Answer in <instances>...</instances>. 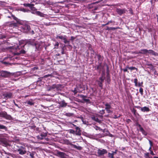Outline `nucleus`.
Wrapping results in <instances>:
<instances>
[{
    "mask_svg": "<svg viewBox=\"0 0 158 158\" xmlns=\"http://www.w3.org/2000/svg\"><path fill=\"white\" fill-rule=\"evenodd\" d=\"M36 41H35V40L34 39H29L27 40L26 41V44L23 46V47L27 44L35 46Z\"/></svg>",
    "mask_w": 158,
    "mask_h": 158,
    "instance_id": "obj_7",
    "label": "nucleus"
},
{
    "mask_svg": "<svg viewBox=\"0 0 158 158\" xmlns=\"http://www.w3.org/2000/svg\"><path fill=\"white\" fill-rule=\"evenodd\" d=\"M139 127L140 131L144 135H147V132L144 130L143 128L141 127L140 125H139Z\"/></svg>",
    "mask_w": 158,
    "mask_h": 158,
    "instance_id": "obj_16",
    "label": "nucleus"
},
{
    "mask_svg": "<svg viewBox=\"0 0 158 158\" xmlns=\"http://www.w3.org/2000/svg\"><path fill=\"white\" fill-rule=\"evenodd\" d=\"M127 68H125V69H123V71H124V72H127Z\"/></svg>",
    "mask_w": 158,
    "mask_h": 158,
    "instance_id": "obj_62",
    "label": "nucleus"
},
{
    "mask_svg": "<svg viewBox=\"0 0 158 158\" xmlns=\"http://www.w3.org/2000/svg\"><path fill=\"white\" fill-rule=\"evenodd\" d=\"M148 65L150 66V68L151 69H152L154 68L153 66L152 65V64H148Z\"/></svg>",
    "mask_w": 158,
    "mask_h": 158,
    "instance_id": "obj_57",
    "label": "nucleus"
},
{
    "mask_svg": "<svg viewBox=\"0 0 158 158\" xmlns=\"http://www.w3.org/2000/svg\"><path fill=\"white\" fill-rule=\"evenodd\" d=\"M29 153H30V156L31 158H33L34 157V155L35 153V152H29Z\"/></svg>",
    "mask_w": 158,
    "mask_h": 158,
    "instance_id": "obj_32",
    "label": "nucleus"
},
{
    "mask_svg": "<svg viewBox=\"0 0 158 158\" xmlns=\"http://www.w3.org/2000/svg\"><path fill=\"white\" fill-rule=\"evenodd\" d=\"M11 27H16L17 26V24L16 23H12L10 24Z\"/></svg>",
    "mask_w": 158,
    "mask_h": 158,
    "instance_id": "obj_40",
    "label": "nucleus"
},
{
    "mask_svg": "<svg viewBox=\"0 0 158 158\" xmlns=\"http://www.w3.org/2000/svg\"><path fill=\"white\" fill-rule=\"evenodd\" d=\"M131 111L135 115V113H136V110H135L134 108H133L131 110Z\"/></svg>",
    "mask_w": 158,
    "mask_h": 158,
    "instance_id": "obj_47",
    "label": "nucleus"
},
{
    "mask_svg": "<svg viewBox=\"0 0 158 158\" xmlns=\"http://www.w3.org/2000/svg\"><path fill=\"white\" fill-rule=\"evenodd\" d=\"M43 44L44 43L42 42H38L36 41L34 47H35L36 49L39 50L41 49L42 47Z\"/></svg>",
    "mask_w": 158,
    "mask_h": 158,
    "instance_id": "obj_8",
    "label": "nucleus"
},
{
    "mask_svg": "<svg viewBox=\"0 0 158 158\" xmlns=\"http://www.w3.org/2000/svg\"><path fill=\"white\" fill-rule=\"evenodd\" d=\"M75 39V38L74 37L71 36V37L70 40H72V41H73Z\"/></svg>",
    "mask_w": 158,
    "mask_h": 158,
    "instance_id": "obj_58",
    "label": "nucleus"
},
{
    "mask_svg": "<svg viewBox=\"0 0 158 158\" xmlns=\"http://www.w3.org/2000/svg\"><path fill=\"white\" fill-rule=\"evenodd\" d=\"M13 102L15 104V105L17 106L18 108H21V106H19L17 104H16L15 102V100H13Z\"/></svg>",
    "mask_w": 158,
    "mask_h": 158,
    "instance_id": "obj_48",
    "label": "nucleus"
},
{
    "mask_svg": "<svg viewBox=\"0 0 158 158\" xmlns=\"http://www.w3.org/2000/svg\"><path fill=\"white\" fill-rule=\"evenodd\" d=\"M79 118L81 119L82 121H83V120H84V118L83 117L80 116V117H79Z\"/></svg>",
    "mask_w": 158,
    "mask_h": 158,
    "instance_id": "obj_60",
    "label": "nucleus"
},
{
    "mask_svg": "<svg viewBox=\"0 0 158 158\" xmlns=\"http://www.w3.org/2000/svg\"><path fill=\"white\" fill-rule=\"evenodd\" d=\"M25 6L28 7L31 9V10H37V9H35L34 7V5L29 3H25L23 4Z\"/></svg>",
    "mask_w": 158,
    "mask_h": 158,
    "instance_id": "obj_12",
    "label": "nucleus"
},
{
    "mask_svg": "<svg viewBox=\"0 0 158 158\" xmlns=\"http://www.w3.org/2000/svg\"><path fill=\"white\" fill-rule=\"evenodd\" d=\"M57 156L61 158H66V155L63 152L58 151L57 152Z\"/></svg>",
    "mask_w": 158,
    "mask_h": 158,
    "instance_id": "obj_10",
    "label": "nucleus"
},
{
    "mask_svg": "<svg viewBox=\"0 0 158 158\" xmlns=\"http://www.w3.org/2000/svg\"><path fill=\"white\" fill-rule=\"evenodd\" d=\"M26 52L23 49H21L19 51V52H17L14 53V55H19L20 54H24Z\"/></svg>",
    "mask_w": 158,
    "mask_h": 158,
    "instance_id": "obj_15",
    "label": "nucleus"
},
{
    "mask_svg": "<svg viewBox=\"0 0 158 158\" xmlns=\"http://www.w3.org/2000/svg\"><path fill=\"white\" fill-rule=\"evenodd\" d=\"M134 82L135 83V85L136 86H138V80L137 78H135L134 80Z\"/></svg>",
    "mask_w": 158,
    "mask_h": 158,
    "instance_id": "obj_37",
    "label": "nucleus"
},
{
    "mask_svg": "<svg viewBox=\"0 0 158 158\" xmlns=\"http://www.w3.org/2000/svg\"><path fill=\"white\" fill-rule=\"evenodd\" d=\"M12 96V94L11 93H7L4 94L5 97L7 98H11Z\"/></svg>",
    "mask_w": 158,
    "mask_h": 158,
    "instance_id": "obj_20",
    "label": "nucleus"
},
{
    "mask_svg": "<svg viewBox=\"0 0 158 158\" xmlns=\"http://www.w3.org/2000/svg\"><path fill=\"white\" fill-rule=\"evenodd\" d=\"M73 145V147L74 148H76V149H77L79 150H81L82 149V148L81 147L79 146H77L75 145L74 144H72Z\"/></svg>",
    "mask_w": 158,
    "mask_h": 158,
    "instance_id": "obj_23",
    "label": "nucleus"
},
{
    "mask_svg": "<svg viewBox=\"0 0 158 158\" xmlns=\"http://www.w3.org/2000/svg\"><path fill=\"white\" fill-rule=\"evenodd\" d=\"M139 91L140 92L141 95H143V88H140L139 90Z\"/></svg>",
    "mask_w": 158,
    "mask_h": 158,
    "instance_id": "obj_41",
    "label": "nucleus"
},
{
    "mask_svg": "<svg viewBox=\"0 0 158 158\" xmlns=\"http://www.w3.org/2000/svg\"><path fill=\"white\" fill-rule=\"evenodd\" d=\"M69 132L70 133L73 134H75V131L73 130V129H70L69 130Z\"/></svg>",
    "mask_w": 158,
    "mask_h": 158,
    "instance_id": "obj_43",
    "label": "nucleus"
},
{
    "mask_svg": "<svg viewBox=\"0 0 158 158\" xmlns=\"http://www.w3.org/2000/svg\"><path fill=\"white\" fill-rule=\"evenodd\" d=\"M59 45V44L58 42H56V43L54 45L55 48H56L57 49L58 48Z\"/></svg>",
    "mask_w": 158,
    "mask_h": 158,
    "instance_id": "obj_42",
    "label": "nucleus"
},
{
    "mask_svg": "<svg viewBox=\"0 0 158 158\" xmlns=\"http://www.w3.org/2000/svg\"><path fill=\"white\" fill-rule=\"evenodd\" d=\"M0 129L4 130L5 131L7 130V128L5 126L0 124Z\"/></svg>",
    "mask_w": 158,
    "mask_h": 158,
    "instance_id": "obj_24",
    "label": "nucleus"
},
{
    "mask_svg": "<svg viewBox=\"0 0 158 158\" xmlns=\"http://www.w3.org/2000/svg\"><path fill=\"white\" fill-rule=\"evenodd\" d=\"M22 28L24 32L25 33H27L31 29L30 26L28 24H26L23 26Z\"/></svg>",
    "mask_w": 158,
    "mask_h": 158,
    "instance_id": "obj_9",
    "label": "nucleus"
},
{
    "mask_svg": "<svg viewBox=\"0 0 158 158\" xmlns=\"http://www.w3.org/2000/svg\"><path fill=\"white\" fill-rule=\"evenodd\" d=\"M92 119L98 123H100L101 122V121L97 117L95 116H93L91 117Z\"/></svg>",
    "mask_w": 158,
    "mask_h": 158,
    "instance_id": "obj_21",
    "label": "nucleus"
},
{
    "mask_svg": "<svg viewBox=\"0 0 158 158\" xmlns=\"http://www.w3.org/2000/svg\"><path fill=\"white\" fill-rule=\"evenodd\" d=\"M112 21H110L109 22H108V23H106L105 24H104V25H103L104 26H105V25H108L110 23H112Z\"/></svg>",
    "mask_w": 158,
    "mask_h": 158,
    "instance_id": "obj_59",
    "label": "nucleus"
},
{
    "mask_svg": "<svg viewBox=\"0 0 158 158\" xmlns=\"http://www.w3.org/2000/svg\"><path fill=\"white\" fill-rule=\"evenodd\" d=\"M80 96L81 98H82V99L85 101L86 102H88L89 101V100L88 99H86L85 98L86 97V96H84L83 94H81L80 95Z\"/></svg>",
    "mask_w": 158,
    "mask_h": 158,
    "instance_id": "obj_18",
    "label": "nucleus"
},
{
    "mask_svg": "<svg viewBox=\"0 0 158 158\" xmlns=\"http://www.w3.org/2000/svg\"><path fill=\"white\" fill-rule=\"evenodd\" d=\"M107 151L104 149L102 150L98 149V154L99 156L104 155L107 153Z\"/></svg>",
    "mask_w": 158,
    "mask_h": 158,
    "instance_id": "obj_11",
    "label": "nucleus"
},
{
    "mask_svg": "<svg viewBox=\"0 0 158 158\" xmlns=\"http://www.w3.org/2000/svg\"><path fill=\"white\" fill-rule=\"evenodd\" d=\"M19 154L21 155H23L26 153V148L23 146H21L17 150Z\"/></svg>",
    "mask_w": 158,
    "mask_h": 158,
    "instance_id": "obj_6",
    "label": "nucleus"
},
{
    "mask_svg": "<svg viewBox=\"0 0 158 158\" xmlns=\"http://www.w3.org/2000/svg\"><path fill=\"white\" fill-rule=\"evenodd\" d=\"M37 138L40 140H42L43 139V137L41 135H38L37 136Z\"/></svg>",
    "mask_w": 158,
    "mask_h": 158,
    "instance_id": "obj_44",
    "label": "nucleus"
},
{
    "mask_svg": "<svg viewBox=\"0 0 158 158\" xmlns=\"http://www.w3.org/2000/svg\"><path fill=\"white\" fill-rule=\"evenodd\" d=\"M105 106H106L105 107V109H110L111 108V106L110 105L108 104V103H106L105 105Z\"/></svg>",
    "mask_w": 158,
    "mask_h": 158,
    "instance_id": "obj_26",
    "label": "nucleus"
},
{
    "mask_svg": "<svg viewBox=\"0 0 158 158\" xmlns=\"http://www.w3.org/2000/svg\"><path fill=\"white\" fill-rule=\"evenodd\" d=\"M72 92L74 93V94L75 95L77 94V93H81V91L79 89L78 86H77L73 90H72Z\"/></svg>",
    "mask_w": 158,
    "mask_h": 158,
    "instance_id": "obj_14",
    "label": "nucleus"
},
{
    "mask_svg": "<svg viewBox=\"0 0 158 158\" xmlns=\"http://www.w3.org/2000/svg\"><path fill=\"white\" fill-rule=\"evenodd\" d=\"M101 66V64H100L97 67V69H100V67Z\"/></svg>",
    "mask_w": 158,
    "mask_h": 158,
    "instance_id": "obj_63",
    "label": "nucleus"
},
{
    "mask_svg": "<svg viewBox=\"0 0 158 158\" xmlns=\"http://www.w3.org/2000/svg\"><path fill=\"white\" fill-rule=\"evenodd\" d=\"M98 84L99 86L101 88V89L102 88V82H100V81H98Z\"/></svg>",
    "mask_w": 158,
    "mask_h": 158,
    "instance_id": "obj_34",
    "label": "nucleus"
},
{
    "mask_svg": "<svg viewBox=\"0 0 158 158\" xmlns=\"http://www.w3.org/2000/svg\"><path fill=\"white\" fill-rule=\"evenodd\" d=\"M65 37H66V35H64V36H57L56 37V38L58 39L59 38L61 40H64V38H65Z\"/></svg>",
    "mask_w": 158,
    "mask_h": 158,
    "instance_id": "obj_28",
    "label": "nucleus"
},
{
    "mask_svg": "<svg viewBox=\"0 0 158 158\" xmlns=\"http://www.w3.org/2000/svg\"><path fill=\"white\" fill-rule=\"evenodd\" d=\"M73 113H66L65 114V115L66 116H69V117H70V116H72L73 115Z\"/></svg>",
    "mask_w": 158,
    "mask_h": 158,
    "instance_id": "obj_38",
    "label": "nucleus"
},
{
    "mask_svg": "<svg viewBox=\"0 0 158 158\" xmlns=\"http://www.w3.org/2000/svg\"><path fill=\"white\" fill-rule=\"evenodd\" d=\"M64 40V42L65 44H69V40H68L66 38V37L64 38V39L63 40Z\"/></svg>",
    "mask_w": 158,
    "mask_h": 158,
    "instance_id": "obj_35",
    "label": "nucleus"
},
{
    "mask_svg": "<svg viewBox=\"0 0 158 158\" xmlns=\"http://www.w3.org/2000/svg\"><path fill=\"white\" fill-rule=\"evenodd\" d=\"M47 134L45 133H41L40 135H41V136L43 137H46L47 136Z\"/></svg>",
    "mask_w": 158,
    "mask_h": 158,
    "instance_id": "obj_46",
    "label": "nucleus"
},
{
    "mask_svg": "<svg viewBox=\"0 0 158 158\" xmlns=\"http://www.w3.org/2000/svg\"><path fill=\"white\" fill-rule=\"evenodd\" d=\"M114 156L113 154L112 153H108V156L110 158H114Z\"/></svg>",
    "mask_w": 158,
    "mask_h": 158,
    "instance_id": "obj_31",
    "label": "nucleus"
},
{
    "mask_svg": "<svg viewBox=\"0 0 158 158\" xmlns=\"http://www.w3.org/2000/svg\"><path fill=\"white\" fill-rule=\"evenodd\" d=\"M75 129H76V131L78 130H80V128H79L78 127H77V126L75 128Z\"/></svg>",
    "mask_w": 158,
    "mask_h": 158,
    "instance_id": "obj_61",
    "label": "nucleus"
},
{
    "mask_svg": "<svg viewBox=\"0 0 158 158\" xmlns=\"http://www.w3.org/2000/svg\"><path fill=\"white\" fill-rule=\"evenodd\" d=\"M117 13L120 15H122L123 14L125 13V10H116Z\"/></svg>",
    "mask_w": 158,
    "mask_h": 158,
    "instance_id": "obj_30",
    "label": "nucleus"
},
{
    "mask_svg": "<svg viewBox=\"0 0 158 158\" xmlns=\"http://www.w3.org/2000/svg\"><path fill=\"white\" fill-rule=\"evenodd\" d=\"M4 152V153L6 154H7L9 156H11L12 155V154L11 153H9V152H7L5 151Z\"/></svg>",
    "mask_w": 158,
    "mask_h": 158,
    "instance_id": "obj_53",
    "label": "nucleus"
},
{
    "mask_svg": "<svg viewBox=\"0 0 158 158\" xmlns=\"http://www.w3.org/2000/svg\"><path fill=\"white\" fill-rule=\"evenodd\" d=\"M62 88V85L60 84H53L51 85H48L47 87L48 91L60 90Z\"/></svg>",
    "mask_w": 158,
    "mask_h": 158,
    "instance_id": "obj_1",
    "label": "nucleus"
},
{
    "mask_svg": "<svg viewBox=\"0 0 158 158\" xmlns=\"http://www.w3.org/2000/svg\"><path fill=\"white\" fill-rule=\"evenodd\" d=\"M117 152V150H115V151L112 152V154H113V155H114V154H116Z\"/></svg>",
    "mask_w": 158,
    "mask_h": 158,
    "instance_id": "obj_55",
    "label": "nucleus"
},
{
    "mask_svg": "<svg viewBox=\"0 0 158 158\" xmlns=\"http://www.w3.org/2000/svg\"><path fill=\"white\" fill-rule=\"evenodd\" d=\"M148 50L147 49H143L141 50L140 51H139L138 53H139L140 54H146L147 53Z\"/></svg>",
    "mask_w": 158,
    "mask_h": 158,
    "instance_id": "obj_17",
    "label": "nucleus"
},
{
    "mask_svg": "<svg viewBox=\"0 0 158 158\" xmlns=\"http://www.w3.org/2000/svg\"><path fill=\"white\" fill-rule=\"evenodd\" d=\"M106 110L107 111V113L108 114L112 112V111L110 110V109H107Z\"/></svg>",
    "mask_w": 158,
    "mask_h": 158,
    "instance_id": "obj_51",
    "label": "nucleus"
},
{
    "mask_svg": "<svg viewBox=\"0 0 158 158\" xmlns=\"http://www.w3.org/2000/svg\"><path fill=\"white\" fill-rule=\"evenodd\" d=\"M150 154L152 155H154V154L153 152L152 151H150Z\"/></svg>",
    "mask_w": 158,
    "mask_h": 158,
    "instance_id": "obj_64",
    "label": "nucleus"
},
{
    "mask_svg": "<svg viewBox=\"0 0 158 158\" xmlns=\"http://www.w3.org/2000/svg\"><path fill=\"white\" fill-rule=\"evenodd\" d=\"M143 82H142L141 83H139L138 84V86L140 87V86H142L143 84Z\"/></svg>",
    "mask_w": 158,
    "mask_h": 158,
    "instance_id": "obj_54",
    "label": "nucleus"
},
{
    "mask_svg": "<svg viewBox=\"0 0 158 158\" xmlns=\"http://www.w3.org/2000/svg\"><path fill=\"white\" fill-rule=\"evenodd\" d=\"M99 80H100V82H103L104 80V78H103L102 76L99 78Z\"/></svg>",
    "mask_w": 158,
    "mask_h": 158,
    "instance_id": "obj_45",
    "label": "nucleus"
},
{
    "mask_svg": "<svg viewBox=\"0 0 158 158\" xmlns=\"http://www.w3.org/2000/svg\"><path fill=\"white\" fill-rule=\"evenodd\" d=\"M0 116L9 120L11 118V116L8 114L5 111H2L0 112Z\"/></svg>",
    "mask_w": 158,
    "mask_h": 158,
    "instance_id": "obj_5",
    "label": "nucleus"
},
{
    "mask_svg": "<svg viewBox=\"0 0 158 158\" xmlns=\"http://www.w3.org/2000/svg\"><path fill=\"white\" fill-rule=\"evenodd\" d=\"M65 141V143H66V144H69V145L73 146L72 144H73L70 143V142L69 141V140H66Z\"/></svg>",
    "mask_w": 158,
    "mask_h": 158,
    "instance_id": "obj_39",
    "label": "nucleus"
},
{
    "mask_svg": "<svg viewBox=\"0 0 158 158\" xmlns=\"http://www.w3.org/2000/svg\"><path fill=\"white\" fill-rule=\"evenodd\" d=\"M8 12H6V13L5 16L8 17V18H12L13 19L15 20L17 23H19V24H21V23L19 21V20L14 15H13L12 13L9 12V10H7Z\"/></svg>",
    "mask_w": 158,
    "mask_h": 158,
    "instance_id": "obj_3",
    "label": "nucleus"
},
{
    "mask_svg": "<svg viewBox=\"0 0 158 158\" xmlns=\"http://www.w3.org/2000/svg\"><path fill=\"white\" fill-rule=\"evenodd\" d=\"M25 103L26 104H28L31 106L33 105L34 104V102L30 101H27L25 102Z\"/></svg>",
    "mask_w": 158,
    "mask_h": 158,
    "instance_id": "obj_25",
    "label": "nucleus"
},
{
    "mask_svg": "<svg viewBox=\"0 0 158 158\" xmlns=\"http://www.w3.org/2000/svg\"><path fill=\"white\" fill-rule=\"evenodd\" d=\"M24 12H30L31 13L34 14H35L39 16L40 17H44L45 15L41 12L39 11H37V10H23Z\"/></svg>",
    "mask_w": 158,
    "mask_h": 158,
    "instance_id": "obj_4",
    "label": "nucleus"
},
{
    "mask_svg": "<svg viewBox=\"0 0 158 158\" xmlns=\"http://www.w3.org/2000/svg\"><path fill=\"white\" fill-rule=\"evenodd\" d=\"M137 108H141V110L142 111L144 112H148L150 110L149 108L147 107V106H144L143 107H140L139 106H137L136 107Z\"/></svg>",
    "mask_w": 158,
    "mask_h": 158,
    "instance_id": "obj_13",
    "label": "nucleus"
},
{
    "mask_svg": "<svg viewBox=\"0 0 158 158\" xmlns=\"http://www.w3.org/2000/svg\"><path fill=\"white\" fill-rule=\"evenodd\" d=\"M75 134L77 135L80 136L81 135V130H77L75 131Z\"/></svg>",
    "mask_w": 158,
    "mask_h": 158,
    "instance_id": "obj_27",
    "label": "nucleus"
},
{
    "mask_svg": "<svg viewBox=\"0 0 158 158\" xmlns=\"http://www.w3.org/2000/svg\"><path fill=\"white\" fill-rule=\"evenodd\" d=\"M148 53L150 54L151 55L155 56H156L157 54L154 51L152 50H148L147 53Z\"/></svg>",
    "mask_w": 158,
    "mask_h": 158,
    "instance_id": "obj_22",
    "label": "nucleus"
},
{
    "mask_svg": "<svg viewBox=\"0 0 158 158\" xmlns=\"http://www.w3.org/2000/svg\"><path fill=\"white\" fill-rule=\"evenodd\" d=\"M118 28H119V27L115 28L114 27H110V28L109 29L112 30H115V29H117Z\"/></svg>",
    "mask_w": 158,
    "mask_h": 158,
    "instance_id": "obj_50",
    "label": "nucleus"
},
{
    "mask_svg": "<svg viewBox=\"0 0 158 158\" xmlns=\"http://www.w3.org/2000/svg\"><path fill=\"white\" fill-rule=\"evenodd\" d=\"M149 143L151 147H152V142L150 140H149Z\"/></svg>",
    "mask_w": 158,
    "mask_h": 158,
    "instance_id": "obj_56",
    "label": "nucleus"
},
{
    "mask_svg": "<svg viewBox=\"0 0 158 158\" xmlns=\"http://www.w3.org/2000/svg\"><path fill=\"white\" fill-rule=\"evenodd\" d=\"M127 68L129 69H130L131 70L136 69L137 70V69L135 67H129L128 66L127 67Z\"/></svg>",
    "mask_w": 158,
    "mask_h": 158,
    "instance_id": "obj_33",
    "label": "nucleus"
},
{
    "mask_svg": "<svg viewBox=\"0 0 158 158\" xmlns=\"http://www.w3.org/2000/svg\"><path fill=\"white\" fill-rule=\"evenodd\" d=\"M35 127V128L34 130L36 131V132H39L40 131V130H39V128L38 127H37L36 126L34 127Z\"/></svg>",
    "mask_w": 158,
    "mask_h": 158,
    "instance_id": "obj_36",
    "label": "nucleus"
},
{
    "mask_svg": "<svg viewBox=\"0 0 158 158\" xmlns=\"http://www.w3.org/2000/svg\"><path fill=\"white\" fill-rule=\"evenodd\" d=\"M60 104V107H65L67 105V103H65L64 100L60 102L59 103Z\"/></svg>",
    "mask_w": 158,
    "mask_h": 158,
    "instance_id": "obj_19",
    "label": "nucleus"
},
{
    "mask_svg": "<svg viewBox=\"0 0 158 158\" xmlns=\"http://www.w3.org/2000/svg\"><path fill=\"white\" fill-rule=\"evenodd\" d=\"M6 4V3L4 2L0 1V6L4 7Z\"/></svg>",
    "mask_w": 158,
    "mask_h": 158,
    "instance_id": "obj_29",
    "label": "nucleus"
},
{
    "mask_svg": "<svg viewBox=\"0 0 158 158\" xmlns=\"http://www.w3.org/2000/svg\"><path fill=\"white\" fill-rule=\"evenodd\" d=\"M100 113L101 114H103L105 113V110H100Z\"/></svg>",
    "mask_w": 158,
    "mask_h": 158,
    "instance_id": "obj_49",
    "label": "nucleus"
},
{
    "mask_svg": "<svg viewBox=\"0 0 158 158\" xmlns=\"http://www.w3.org/2000/svg\"><path fill=\"white\" fill-rule=\"evenodd\" d=\"M38 69V68L36 67H35L34 68H32V69L33 71H35V70Z\"/></svg>",
    "mask_w": 158,
    "mask_h": 158,
    "instance_id": "obj_52",
    "label": "nucleus"
},
{
    "mask_svg": "<svg viewBox=\"0 0 158 158\" xmlns=\"http://www.w3.org/2000/svg\"><path fill=\"white\" fill-rule=\"evenodd\" d=\"M12 73L6 71L0 70V76L4 78H7L10 77Z\"/></svg>",
    "mask_w": 158,
    "mask_h": 158,
    "instance_id": "obj_2",
    "label": "nucleus"
}]
</instances>
